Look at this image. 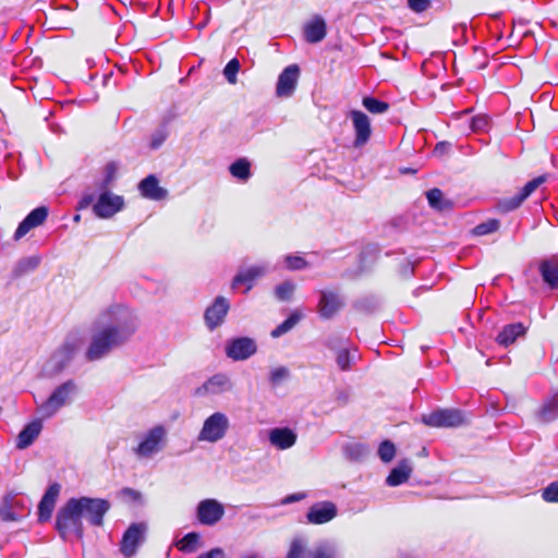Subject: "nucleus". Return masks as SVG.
<instances>
[{
	"label": "nucleus",
	"instance_id": "f257e3e1",
	"mask_svg": "<svg viewBox=\"0 0 558 558\" xmlns=\"http://www.w3.org/2000/svg\"><path fill=\"white\" fill-rule=\"evenodd\" d=\"M137 328L138 318L131 308L121 304L108 306L93 323L85 357L88 361L105 357L113 349L128 342Z\"/></svg>",
	"mask_w": 558,
	"mask_h": 558
},
{
	"label": "nucleus",
	"instance_id": "f03ea898",
	"mask_svg": "<svg viewBox=\"0 0 558 558\" xmlns=\"http://www.w3.org/2000/svg\"><path fill=\"white\" fill-rule=\"evenodd\" d=\"M83 344L84 337L81 332H70L44 364V375L52 377L60 374L70 364L76 353L80 352Z\"/></svg>",
	"mask_w": 558,
	"mask_h": 558
},
{
	"label": "nucleus",
	"instance_id": "7ed1b4c3",
	"mask_svg": "<svg viewBox=\"0 0 558 558\" xmlns=\"http://www.w3.org/2000/svg\"><path fill=\"white\" fill-rule=\"evenodd\" d=\"M77 392V385L69 379L57 386L49 397L37 405V413L41 420L54 416L62 408L70 405Z\"/></svg>",
	"mask_w": 558,
	"mask_h": 558
},
{
	"label": "nucleus",
	"instance_id": "20e7f679",
	"mask_svg": "<svg viewBox=\"0 0 558 558\" xmlns=\"http://www.w3.org/2000/svg\"><path fill=\"white\" fill-rule=\"evenodd\" d=\"M56 529L62 539H68L74 535L78 539L83 538L84 526L83 515L74 501L70 498L58 511L56 517Z\"/></svg>",
	"mask_w": 558,
	"mask_h": 558
},
{
	"label": "nucleus",
	"instance_id": "39448f33",
	"mask_svg": "<svg viewBox=\"0 0 558 558\" xmlns=\"http://www.w3.org/2000/svg\"><path fill=\"white\" fill-rule=\"evenodd\" d=\"M168 430L162 425H156L144 433L133 452L138 458L149 459L160 452L167 442Z\"/></svg>",
	"mask_w": 558,
	"mask_h": 558
},
{
	"label": "nucleus",
	"instance_id": "423d86ee",
	"mask_svg": "<svg viewBox=\"0 0 558 558\" xmlns=\"http://www.w3.org/2000/svg\"><path fill=\"white\" fill-rule=\"evenodd\" d=\"M230 428V420L223 412H214L205 418L197 435L201 442L216 444L222 440Z\"/></svg>",
	"mask_w": 558,
	"mask_h": 558
},
{
	"label": "nucleus",
	"instance_id": "0eeeda50",
	"mask_svg": "<svg viewBox=\"0 0 558 558\" xmlns=\"http://www.w3.org/2000/svg\"><path fill=\"white\" fill-rule=\"evenodd\" d=\"M74 501L82 512L83 519L94 526H101L104 524V517L110 509V504L106 499L80 497L74 498Z\"/></svg>",
	"mask_w": 558,
	"mask_h": 558
},
{
	"label": "nucleus",
	"instance_id": "6e6552de",
	"mask_svg": "<svg viewBox=\"0 0 558 558\" xmlns=\"http://www.w3.org/2000/svg\"><path fill=\"white\" fill-rule=\"evenodd\" d=\"M422 423L435 428H453L464 424L465 416L458 409H437L428 414H423Z\"/></svg>",
	"mask_w": 558,
	"mask_h": 558
},
{
	"label": "nucleus",
	"instance_id": "1a4fd4ad",
	"mask_svg": "<svg viewBox=\"0 0 558 558\" xmlns=\"http://www.w3.org/2000/svg\"><path fill=\"white\" fill-rule=\"evenodd\" d=\"M124 207V198L113 194L109 190H100V194L93 205L94 214L101 219H108L121 211Z\"/></svg>",
	"mask_w": 558,
	"mask_h": 558
},
{
	"label": "nucleus",
	"instance_id": "9d476101",
	"mask_svg": "<svg viewBox=\"0 0 558 558\" xmlns=\"http://www.w3.org/2000/svg\"><path fill=\"white\" fill-rule=\"evenodd\" d=\"M256 351L255 340L248 337L233 338L226 344V354L232 361H245L253 356Z\"/></svg>",
	"mask_w": 558,
	"mask_h": 558
},
{
	"label": "nucleus",
	"instance_id": "9b49d317",
	"mask_svg": "<svg viewBox=\"0 0 558 558\" xmlns=\"http://www.w3.org/2000/svg\"><path fill=\"white\" fill-rule=\"evenodd\" d=\"M146 525L143 523H133L124 532L120 543V551L125 558L133 557L138 546L144 542Z\"/></svg>",
	"mask_w": 558,
	"mask_h": 558
},
{
	"label": "nucleus",
	"instance_id": "f8f14e48",
	"mask_svg": "<svg viewBox=\"0 0 558 558\" xmlns=\"http://www.w3.org/2000/svg\"><path fill=\"white\" fill-rule=\"evenodd\" d=\"M233 389V381L230 376L218 373L209 377L202 386L196 388L195 395L198 397L218 396L229 392Z\"/></svg>",
	"mask_w": 558,
	"mask_h": 558
},
{
	"label": "nucleus",
	"instance_id": "ddd939ff",
	"mask_svg": "<svg viewBox=\"0 0 558 558\" xmlns=\"http://www.w3.org/2000/svg\"><path fill=\"white\" fill-rule=\"evenodd\" d=\"M269 269V264L265 262L242 267L232 280V288L239 284H246L245 292H248L253 288L254 282L268 274Z\"/></svg>",
	"mask_w": 558,
	"mask_h": 558
},
{
	"label": "nucleus",
	"instance_id": "4468645a",
	"mask_svg": "<svg viewBox=\"0 0 558 558\" xmlns=\"http://www.w3.org/2000/svg\"><path fill=\"white\" fill-rule=\"evenodd\" d=\"M29 512V507L16 495H8L4 497L0 506V518L3 521H19Z\"/></svg>",
	"mask_w": 558,
	"mask_h": 558
},
{
	"label": "nucleus",
	"instance_id": "2eb2a0df",
	"mask_svg": "<svg viewBox=\"0 0 558 558\" xmlns=\"http://www.w3.org/2000/svg\"><path fill=\"white\" fill-rule=\"evenodd\" d=\"M300 77V68L296 64L287 66L279 75L276 85V95L279 98L291 97L296 88Z\"/></svg>",
	"mask_w": 558,
	"mask_h": 558
},
{
	"label": "nucleus",
	"instance_id": "dca6fc26",
	"mask_svg": "<svg viewBox=\"0 0 558 558\" xmlns=\"http://www.w3.org/2000/svg\"><path fill=\"white\" fill-rule=\"evenodd\" d=\"M197 519L204 525H215L225 514L223 505L216 499H204L197 505Z\"/></svg>",
	"mask_w": 558,
	"mask_h": 558
},
{
	"label": "nucleus",
	"instance_id": "f3484780",
	"mask_svg": "<svg viewBox=\"0 0 558 558\" xmlns=\"http://www.w3.org/2000/svg\"><path fill=\"white\" fill-rule=\"evenodd\" d=\"M343 299L337 291H320V299L317 308L322 318L330 319L343 307Z\"/></svg>",
	"mask_w": 558,
	"mask_h": 558
},
{
	"label": "nucleus",
	"instance_id": "a211bd4d",
	"mask_svg": "<svg viewBox=\"0 0 558 558\" xmlns=\"http://www.w3.org/2000/svg\"><path fill=\"white\" fill-rule=\"evenodd\" d=\"M230 308L229 301L225 296H217L214 303L205 311V323L206 326L214 330L220 326Z\"/></svg>",
	"mask_w": 558,
	"mask_h": 558
},
{
	"label": "nucleus",
	"instance_id": "6ab92c4d",
	"mask_svg": "<svg viewBox=\"0 0 558 558\" xmlns=\"http://www.w3.org/2000/svg\"><path fill=\"white\" fill-rule=\"evenodd\" d=\"M349 116L352 119L355 132L354 146L361 147L369 141L372 134L371 121L368 117L360 110H351Z\"/></svg>",
	"mask_w": 558,
	"mask_h": 558
},
{
	"label": "nucleus",
	"instance_id": "aec40b11",
	"mask_svg": "<svg viewBox=\"0 0 558 558\" xmlns=\"http://www.w3.org/2000/svg\"><path fill=\"white\" fill-rule=\"evenodd\" d=\"M337 515V507L331 501H322L313 505L306 514L308 523L324 524Z\"/></svg>",
	"mask_w": 558,
	"mask_h": 558
},
{
	"label": "nucleus",
	"instance_id": "412c9836",
	"mask_svg": "<svg viewBox=\"0 0 558 558\" xmlns=\"http://www.w3.org/2000/svg\"><path fill=\"white\" fill-rule=\"evenodd\" d=\"M298 439L296 433L289 427H275L268 432V440L278 450L292 448Z\"/></svg>",
	"mask_w": 558,
	"mask_h": 558
},
{
	"label": "nucleus",
	"instance_id": "4be33fe9",
	"mask_svg": "<svg viewBox=\"0 0 558 558\" xmlns=\"http://www.w3.org/2000/svg\"><path fill=\"white\" fill-rule=\"evenodd\" d=\"M48 216V209L44 206L32 210L24 220L19 225L14 233V239L20 240L26 235L32 229L44 223Z\"/></svg>",
	"mask_w": 558,
	"mask_h": 558
},
{
	"label": "nucleus",
	"instance_id": "5701e85b",
	"mask_svg": "<svg viewBox=\"0 0 558 558\" xmlns=\"http://www.w3.org/2000/svg\"><path fill=\"white\" fill-rule=\"evenodd\" d=\"M546 175H539L529 181L517 195L504 202V209L509 211L518 208L538 186H541L546 181Z\"/></svg>",
	"mask_w": 558,
	"mask_h": 558
},
{
	"label": "nucleus",
	"instance_id": "b1692460",
	"mask_svg": "<svg viewBox=\"0 0 558 558\" xmlns=\"http://www.w3.org/2000/svg\"><path fill=\"white\" fill-rule=\"evenodd\" d=\"M60 489L61 486L58 483H53L47 488L38 505V519L40 522L48 521L51 518Z\"/></svg>",
	"mask_w": 558,
	"mask_h": 558
},
{
	"label": "nucleus",
	"instance_id": "393cba45",
	"mask_svg": "<svg viewBox=\"0 0 558 558\" xmlns=\"http://www.w3.org/2000/svg\"><path fill=\"white\" fill-rule=\"evenodd\" d=\"M138 190L142 196L153 201H161L168 195V191L159 185L158 179L153 174L140 182Z\"/></svg>",
	"mask_w": 558,
	"mask_h": 558
},
{
	"label": "nucleus",
	"instance_id": "a878e982",
	"mask_svg": "<svg viewBox=\"0 0 558 558\" xmlns=\"http://www.w3.org/2000/svg\"><path fill=\"white\" fill-rule=\"evenodd\" d=\"M327 34V26L325 20L316 15L304 25V37L310 44H317L322 41Z\"/></svg>",
	"mask_w": 558,
	"mask_h": 558
},
{
	"label": "nucleus",
	"instance_id": "bb28decb",
	"mask_svg": "<svg viewBox=\"0 0 558 558\" xmlns=\"http://www.w3.org/2000/svg\"><path fill=\"white\" fill-rule=\"evenodd\" d=\"M41 421V418L32 421L20 432L16 440V447L19 449H25L29 447L39 436L43 429Z\"/></svg>",
	"mask_w": 558,
	"mask_h": 558
},
{
	"label": "nucleus",
	"instance_id": "cd10ccee",
	"mask_svg": "<svg viewBox=\"0 0 558 558\" xmlns=\"http://www.w3.org/2000/svg\"><path fill=\"white\" fill-rule=\"evenodd\" d=\"M526 328L521 323L510 324L502 328L498 333L496 341L502 347L512 344L519 337L524 336Z\"/></svg>",
	"mask_w": 558,
	"mask_h": 558
},
{
	"label": "nucleus",
	"instance_id": "c85d7f7f",
	"mask_svg": "<svg viewBox=\"0 0 558 558\" xmlns=\"http://www.w3.org/2000/svg\"><path fill=\"white\" fill-rule=\"evenodd\" d=\"M543 280L551 288L558 287V258L543 260L539 265Z\"/></svg>",
	"mask_w": 558,
	"mask_h": 558
},
{
	"label": "nucleus",
	"instance_id": "c756f323",
	"mask_svg": "<svg viewBox=\"0 0 558 558\" xmlns=\"http://www.w3.org/2000/svg\"><path fill=\"white\" fill-rule=\"evenodd\" d=\"M412 472V466L409 461L400 462L396 468H393L386 478V483L388 486H398L400 484L405 483Z\"/></svg>",
	"mask_w": 558,
	"mask_h": 558
},
{
	"label": "nucleus",
	"instance_id": "7c9ffc66",
	"mask_svg": "<svg viewBox=\"0 0 558 558\" xmlns=\"http://www.w3.org/2000/svg\"><path fill=\"white\" fill-rule=\"evenodd\" d=\"M229 172L234 179L247 182L252 177L251 162L246 158H239L229 166Z\"/></svg>",
	"mask_w": 558,
	"mask_h": 558
},
{
	"label": "nucleus",
	"instance_id": "2f4dec72",
	"mask_svg": "<svg viewBox=\"0 0 558 558\" xmlns=\"http://www.w3.org/2000/svg\"><path fill=\"white\" fill-rule=\"evenodd\" d=\"M537 418L542 423H549L558 418V398L546 400L537 412Z\"/></svg>",
	"mask_w": 558,
	"mask_h": 558
},
{
	"label": "nucleus",
	"instance_id": "473e14b6",
	"mask_svg": "<svg viewBox=\"0 0 558 558\" xmlns=\"http://www.w3.org/2000/svg\"><path fill=\"white\" fill-rule=\"evenodd\" d=\"M306 558H341V554L336 545L326 542L311 549Z\"/></svg>",
	"mask_w": 558,
	"mask_h": 558
},
{
	"label": "nucleus",
	"instance_id": "72a5a7b5",
	"mask_svg": "<svg viewBox=\"0 0 558 558\" xmlns=\"http://www.w3.org/2000/svg\"><path fill=\"white\" fill-rule=\"evenodd\" d=\"M307 547V539L303 536H296L290 542L286 558H306L310 551Z\"/></svg>",
	"mask_w": 558,
	"mask_h": 558
},
{
	"label": "nucleus",
	"instance_id": "f704fd0d",
	"mask_svg": "<svg viewBox=\"0 0 558 558\" xmlns=\"http://www.w3.org/2000/svg\"><path fill=\"white\" fill-rule=\"evenodd\" d=\"M41 262V257L39 255H32L21 258L15 267H14V275L20 277L24 276L33 270H35Z\"/></svg>",
	"mask_w": 558,
	"mask_h": 558
},
{
	"label": "nucleus",
	"instance_id": "c9c22d12",
	"mask_svg": "<svg viewBox=\"0 0 558 558\" xmlns=\"http://www.w3.org/2000/svg\"><path fill=\"white\" fill-rule=\"evenodd\" d=\"M344 457L350 461H360L368 453V448L361 442H349L342 448Z\"/></svg>",
	"mask_w": 558,
	"mask_h": 558
},
{
	"label": "nucleus",
	"instance_id": "e433bc0d",
	"mask_svg": "<svg viewBox=\"0 0 558 558\" xmlns=\"http://www.w3.org/2000/svg\"><path fill=\"white\" fill-rule=\"evenodd\" d=\"M429 205L437 210H446L450 207V203L444 198V194L439 189H433L426 193Z\"/></svg>",
	"mask_w": 558,
	"mask_h": 558
},
{
	"label": "nucleus",
	"instance_id": "4c0bfd02",
	"mask_svg": "<svg viewBox=\"0 0 558 558\" xmlns=\"http://www.w3.org/2000/svg\"><path fill=\"white\" fill-rule=\"evenodd\" d=\"M118 172V165L116 162H109L104 169V177L99 184L100 190H108V187L116 180Z\"/></svg>",
	"mask_w": 558,
	"mask_h": 558
},
{
	"label": "nucleus",
	"instance_id": "58836bf2",
	"mask_svg": "<svg viewBox=\"0 0 558 558\" xmlns=\"http://www.w3.org/2000/svg\"><path fill=\"white\" fill-rule=\"evenodd\" d=\"M363 106L371 112L375 114L384 113L388 110L389 105L385 101L378 100L373 97H364Z\"/></svg>",
	"mask_w": 558,
	"mask_h": 558
},
{
	"label": "nucleus",
	"instance_id": "ea45409f",
	"mask_svg": "<svg viewBox=\"0 0 558 558\" xmlns=\"http://www.w3.org/2000/svg\"><path fill=\"white\" fill-rule=\"evenodd\" d=\"M199 542V535L195 532L187 533L177 544L178 548L182 551L192 553L196 549L197 543Z\"/></svg>",
	"mask_w": 558,
	"mask_h": 558
},
{
	"label": "nucleus",
	"instance_id": "a19ab883",
	"mask_svg": "<svg viewBox=\"0 0 558 558\" xmlns=\"http://www.w3.org/2000/svg\"><path fill=\"white\" fill-rule=\"evenodd\" d=\"M294 290L295 284L292 281H284L276 287L275 294L280 301H289Z\"/></svg>",
	"mask_w": 558,
	"mask_h": 558
},
{
	"label": "nucleus",
	"instance_id": "79ce46f5",
	"mask_svg": "<svg viewBox=\"0 0 558 558\" xmlns=\"http://www.w3.org/2000/svg\"><path fill=\"white\" fill-rule=\"evenodd\" d=\"M353 360L354 355H352L348 349L339 350L337 353L336 362L341 371H349Z\"/></svg>",
	"mask_w": 558,
	"mask_h": 558
},
{
	"label": "nucleus",
	"instance_id": "37998d69",
	"mask_svg": "<svg viewBox=\"0 0 558 558\" xmlns=\"http://www.w3.org/2000/svg\"><path fill=\"white\" fill-rule=\"evenodd\" d=\"M240 70V62L238 59H231L223 69V75L230 84L236 83V74Z\"/></svg>",
	"mask_w": 558,
	"mask_h": 558
},
{
	"label": "nucleus",
	"instance_id": "c03bdc74",
	"mask_svg": "<svg viewBox=\"0 0 558 558\" xmlns=\"http://www.w3.org/2000/svg\"><path fill=\"white\" fill-rule=\"evenodd\" d=\"M396 454V448L395 445L389 441L385 440L379 445L378 448V456L384 462H390Z\"/></svg>",
	"mask_w": 558,
	"mask_h": 558
},
{
	"label": "nucleus",
	"instance_id": "a18cd8bd",
	"mask_svg": "<svg viewBox=\"0 0 558 558\" xmlns=\"http://www.w3.org/2000/svg\"><path fill=\"white\" fill-rule=\"evenodd\" d=\"M498 228H499V221L496 219H490L486 222L477 225L473 229V233L476 235H486V234L497 231Z\"/></svg>",
	"mask_w": 558,
	"mask_h": 558
},
{
	"label": "nucleus",
	"instance_id": "49530a36",
	"mask_svg": "<svg viewBox=\"0 0 558 558\" xmlns=\"http://www.w3.org/2000/svg\"><path fill=\"white\" fill-rule=\"evenodd\" d=\"M289 376V369L286 366H279L270 371L269 380L272 385L276 386L288 379Z\"/></svg>",
	"mask_w": 558,
	"mask_h": 558
},
{
	"label": "nucleus",
	"instance_id": "de8ad7c7",
	"mask_svg": "<svg viewBox=\"0 0 558 558\" xmlns=\"http://www.w3.org/2000/svg\"><path fill=\"white\" fill-rule=\"evenodd\" d=\"M287 268L290 270H301L308 266L307 262L298 255H287L284 257Z\"/></svg>",
	"mask_w": 558,
	"mask_h": 558
},
{
	"label": "nucleus",
	"instance_id": "09e8293b",
	"mask_svg": "<svg viewBox=\"0 0 558 558\" xmlns=\"http://www.w3.org/2000/svg\"><path fill=\"white\" fill-rule=\"evenodd\" d=\"M295 324H296V318L295 317H293V316L288 317L284 322H282L280 325H278L271 331V337L272 338H279L280 336L284 335L290 329H292Z\"/></svg>",
	"mask_w": 558,
	"mask_h": 558
},
{
	"label": "nucleus",
	"instance_id": "8fccbe9b",
	"mask_svg": "<svg viewBox=\"0 0 558 558\" xmlns=\"http://www.w3.org/2000/svg\"><path fill=\"white\" fill-rule=\"evenodd\" d=\"M542 497L547 502H558V481L543 489Z\"/></svg>",
	"mask_w": 558,
	"mask_h": 558
},
{
	"label": "nucleus",
	"instance_id": "3c124183",
	"mask_svg": "<svg viewBox=\"0 0 558 558\" xmlns=\"http://www.w3.org/2000/svg\"><path fill=\"white\" fill-rule=\"evenodd\" d=\"M488 125V118L486 116H476L471 120L470 128L473 132H482Z\"/></svg>",
	"mask_w": 558,
	"mask_h": 558
},
{
	"label": "nucleus",
	"instance_id": "603ef678",
	"mask_svg": "<svg viewBox=\"0 0 558 558\" xmlns=\"http://www.w3.org/2000/svg\"><path fill=\"white\" fill-rule=\"evenodd\" d=\"M408 5L412 11L422 13L428 9L429 0H408Z\"/></svg>",
	"mask_w": 558,
	"mask_h": 558
},
{
	"label": "nucleus",
	"instance_id": "864d4df0",
	"mask_svg": "<svg viewBox=\"0 0 558 558\" xmlns=\"http://www.w3.org/2000/svg\"><path fill=\"white\" fill-rule=\"evenodd\" d=\"M450 149V144L447 143V142H440L438 144H436L435 148H434V154L436 156H444L446 155Z\"/></svg>",
	"mask_w": 558,
	"mask_h": 558
},
{
	"label": "nucleus",
	"instance_id": "5fc2aeb1",
	"mask_svg": "<svg viewBox=\"0 0 558 558\" xmlns=\"http://www.w3.org/2000/svg\"><path fill=\"white\" fill-rule=\"evenodd\" d=\"M305 496L306 495L304 493L291 494L283 498L282 504L288 505V504L296 502V501L304 499Z\"/></svg>",
	"mask_w": 558,
	"mask_h": 558
},
{
	"label": "nucleus",
	"instance_id": "6e6d98bb",
	"mask_svg": "<svg viewBox=\"0 0 558 558\" xmlns=\"http://www.w3.org/2000/svg\"><path fill=\"white\" fill-rule=\"evenodd\" d=\"M197 558H225V553L220 548H214L210 551L203 554Z\"/></svg>",
	"mask_w": 558,
	"mask_h": 558
},
{
	"label": "nucleus",
	"instance_id": "4d7b16f0",
	"mask_svg": "<svg viewBox=\"0 0 558 558\" xmlns=\"http://www.w3.org/2000/svg\"><path fill=\"white\" fill-rule=\"evenodd\" d=\"M95 202H96V201H95L94 195H92V194L84 195V196L82 197L81 202H80V207H81V208H86V207H88L90 204H93V203L95 204Z\"/></svg>",
	"mask_w": 558,
	"mask_h": 558
},
{
	"label": "nucleus",
	"instance_id": "13d9d810",
	"mask_svg": "<svg viewBox=\"0 0 558 558\" xmlns=\"http://www.w3.org/2000/svg\"><path fill=\"white\" fill-rule=\"evenodd\" d=\"M163 141H165L163 134L154 136L153 142H151L153 148H158L163 143Z\"/></svg>",
	"mask_w": 558,
	"mask_h": 558
},
{
	"label": "nucleus",
	"instance_id": "bf43d9fd",
	"mask_svg": "<svg viewBox=\"0 0 558 558\" xmlns=\"http://www.w3.org/2000/svg\"><path fill=\"white\" fill-rule=\"evenodd\" d=\"M241 558H258V556L255 553H248L243 555Z\"/></svg>",
	"mask_w": 558,
	"mask_h": 558
},
{
	"label": "nucleus",
	"instance_id": "052dcab7",
	"mask_svg": "<svg viewBox=\"0 0 558 558\" xmlns=\"http://www.w3.org/2000/svg\"><path fill=\"white\" fill-rule=\"evenodd\" d=\"M340 398L342 399L343 402H347V396H341Z\"/></svg>",
	"mask_w": 558,
	"mask_h": 558
},
{
	"label": "nucleus",
	"instance_id": "680f3d73",
	"mask_svg": "<svg viewBox=\"0 0 558 558\" xmlns=\"http://www.w3.org/2000/svg\"><path fill=\"white\" fill-rule=\"evenodd\" d=\"M327 347L330 349H335V347L330 342L327 343Z\"/></svg>",
	"mask_w": 558,
	"mask_h": 558
}]
</instances>
